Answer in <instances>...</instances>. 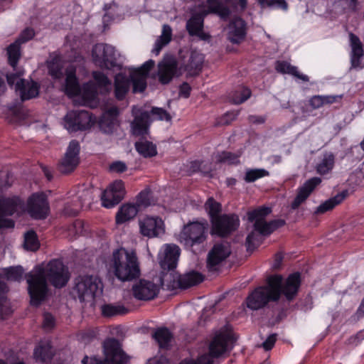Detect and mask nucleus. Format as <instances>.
Masks as SVG:
<instances>
[{
	"label": "nucleus",
	"instance_id": "nucleus-31",
	"mask_svg": "<svg viewBox=\"0 0 364 364\" xmlns=\"http://www.w3.org/2000/svg\"><path fill=\"white\" fill-rule=\"evenodd\" d=\"M351 46V65L353 68H358L360 65V58L363 55V49L361 42L358 36L350 33Z\"/></svg>",
	"mask_w": 364,
	"mask_h": 364
},
{
	"label": "nucleus",
	"instance_id": "nucleus-25",
	"mask_svg": "<svg viewBox=\"0 0 364 364\" xmlns=\"http://www.w3.org/2000/svg\"><path fill=\"white\" fill-rule=\"evenodd\" d=\"M159 80L162 84H168L174 76L177 63L173 58H167L163 60L158 65Z\"/></svg>",
	"mask_w": 364,
	"mask_h": 364
},
{
	"label": "nucleus",
	"instance_id": "nucleus-58",
	"mask_svg": "<svg viewBox=\"0 0 364 364\" xmlns=\"http://www.w3.org/2000/svg\"><path fill=\"white\" fill-rule=\"evenodd\" d=\"M55 326L54 317L49 313L43 314V327L46 330L51 329Z\"/></svg>",
	"mask_w": 364,
	"mask_h": 364
},
{
	"label": "nucleus",
	"instance_id": "nucleus-63",
	"mask_svg": "<svg viewBox=\"0 0 364 364\" xmlns=\"http://www.w3.org/2000/svg\"><path fill=\"white\" fill-rule=\"evenodd\" d=\"M119 114V109L116 106H112L108 108L105 114L104 117L115 118Z\"/></svg>",
	"mask_w": 364,
	"mask_h": 364
},
{
	"label": "nucleus",
	"instance_id": "nucleus-47",
	"mask_svg": "<svg viewBox=\"0 0 364 364\" xmlns=\"http://www.w3.org/2000/svg\"><path fill=\"white\" fill-rule=\"evenodd\" d=\"M268 175V171L263 168L248 169L245 173L244 180L247 183H252Z\"/></svg>",
	"mask_w": 364,
	"mask_h": 364
},
{
	"label": "nucleus",
	"instance_id": "nucleus-23",
	"mask_svg": "<svg viewBox=\"0 0 364 364\" xmlns=\"http://www.w3.org/2000/svg\"><path fill=\"white\" fill-rule=\"evenodd\" d=\"M321 179L318 177H314L306 181L303 186L299 188L296 196L291 204L293 210L297 209L309 198L315 188L319 185Z\"/></svg>",
	"mask_w": 364,
	"mask_h": 364
},
{
	"label": "nucleus",
	"instance_id": "nucleus-45",
	"mask_svg": "<svg viewBox=\"0 0 364 364\" xmlns=\"http://www.w3.org/2000/svg\"><path fill=\"white\" fill-rule=\"evenodd\" d=\"M171 337V333L167 328L158 329L154 333V338L161 348H166Z\"/></svg>",
	"mask_w": 364,
	"mask_h": 364
},
{
	"label": "nucleus",
	"instance_id": "nucleus-7",
	"mask_svg": "<svg viewBox=\"0 0 364 364\" xmlns=\"http://www.w3.org/2000/svg\"><path fill=\"white\" fill-rule=\"evenodd\" d=\"M103 352L104 360L95 357L85 356L82 360V364H123L129 360V357L122 349L121 343L115 338H109L104 341Z\"/></svg>",
	"mask_w": 364,
	"mask_h": 364
},
{
	"label": "nucleus",
	"instance_id": "nucleus-3",
	"mask_svg": "<svg viewBox=\"0 0 364 364\" xmlns=\"http://www.w3.org/2000/svg\"><path fill=\"white\" fill-rule=\"evenodd\" d=\"M107 269L121 282H130L139 277L141 270L135 250L124 247L115 250L108 261Z\"/></svg>",
	"mask_w": 364,
	"mask_h": 364
},
{
	"label": "nucleus",
	"instance_id": "nucleus-8",
	"mask_svg": "<svg viewBox=\"0 0 364 364\" xmlns=\"http://www.w3.org/2000/svg\"><path fill=\"white\" fill-rule=\"evenodd\" d=\"M207 220L193 221L185 225L178 235V240L186 247H193L204 242L207 239Z\"/></svg>",
	"mask_w": 364,
	"mask_h": 364
},
{
	"label": "nucleus",
	"instance_id": "nucleus-64",
	"mask_svg": "<svg viewBox=\"0 0 364 364\" xmlns=\"http://www.w3.org/2000/svg\"><path fill=\"white\" fill-rule=\"evenodd\" d=\"M146 364H168V361L164 358H153L149 359Z\"/></svg>",
	"mask_w": 364,
	"mask_h": 364
},
{
	"label": "nucleus",
	"instance_id": "nucleus-17",
	"mask_svg": "<svg viewBox=\"0 0 364 364\" xmlns=\"http://www.w3.org/2000/svg\"><path fill=\"white\" fill-rule=\"evenodd\" d=\"M80 144L73 140L70 142L64 157L60 161L58 168L60 173L67 174L73 171L79 164Z\"/></svg>",
	"mask_w": 364,
	"mask_h": 364
},
{
	"label": "nucleus",
	"instance_id": "nucleus-10",
	"mask_svg": "<svg viewBox=\"0 0 364 364\" xmlns=\"http://www.w3.org/2000/svg\"><path fill=\"white\" fill-rule=\"evenodd\" d=\"M240 225V220L235 214H224L213 218L211 221V235L226 237L235 231Z\"/></svg>",
	"mask_w": 364,
	"mask_h": 364
},
{
	"label": "nucleus",
	"instance_id": "nucleus-22",
	"mask_svg": "<svg viewBox=\"0 0 364 364\" xmlns=\"http://www.w3.org/2000/svg\"><path fill=\"white\" fill-rule=\"evenodd\" d=\"M180 256V248L176 245L166 244L159 255V264L164 271L174 269Z\"/></svg>",
	"mask_w": 364,
	"mask_h": 364
},
{
	"label": "nucleus",
	"instance_id": "nucleus-51",
	"mask_svg": "<svg viewBox=\"0 0 364 364\" xmlns=\"http://www.w3.org/2000/svg\"><path fill=\"white\" fill-rule=\"evenodd\" d=\"M23 270L20 267H11L6 271V277L9 280L20 281L23 277Z\"/></svg>",
	"mask_w": 364,
	"mask_h": 364
},
{
	"label": "nucleus",
	"instance_id": "nucleus-46",
	"mask_svg": "<svg viewBox=\"0 0 364 364\" xmlns=\"http://www.w3.org/2000/svg\"><path fill=\"white\" fill-rule=\"evenodd\" d=\"M24 247L30 251H36L39 248V242L34 231H28L25 234Z\"/></svg>",
	"mask_w": 364,
	"mask_h": 364
},
{
	"label": "nucleus",
	"instance_id": "nucleus-15",
	"mask_svg": "<svg viewBox=\"0 0 364 364\" xmlns=\"http://www.w3.org/2000/svg\"><path fill=\"white\" fill-rule=\"evenodd\" d=\"M230 245L228 242L215 244L207 257V268L209 271H215L218 266L231 254Z\"/></svg>",
	"mask_w": 364,
	"mask_h": 364
},
{
	"label": "nucleus",
	"instance_id": "nucleus-35",
	"mask_svg": "<svg viewBox=\"0 0 364 364\" xmlns=\"http://www.w3.org/2000/svg\"><path fill=\"white\" fill-rule=\"evenodd\" d=\"M181 275L178 274L173 269L163 272L160 277V285L166 287L168 289L179 288V278Z\"/></svg>",
	"mask_w": 364,
	"mask_h": 364
},
{
	"label": "nucleus",
	"instance_id": "nucleus-43",
	"mask_svg": "<svg viewBox=\"0 0 364 364\" xmlns=\"http://www.w3.org/2000/svg\"><path fill=\"white\" fill-rule=\"evenodd\" d=\"M21 45L17 42L11 43L7 48L8 60L9 65L16 69L21 58Z\"/></svg>",
	"mask_w": 364,
	"mask_h": 364
},
{
	"label": "nucleus",
	"instance_id": "nucleus-55",
	"mask_svg": "<svg viewBox=\"0 0 364 364\" xmlns=\"http://www.w3.org/2000/svg\"><path fill=\"white\" fill-rule=\"evenodd\" d=\"M93 77L99 86L106 87L110 85L111 82L108 77L101 72H93Z\"/></svg>",
	"mask_w": 364,
	"mask_h": 364
},
{
	"label": "nucleus",
	"instance_id": "nucleus-4",
	"mask_svg": "<svg viewBox=\"0 0 364 364\" xmlns=\"http://www.w3.org/2000/svg\"><path fill=\"white\" fill-rule=\"evenodd\" d=\"M271 213L269 208L261 207L247 213L249 221L254 223V230L246 238L247 250L252 251L261 242V235H268L284 225L283 220L265 221V217Z\"/></svg>",
	"mask_w": 364,
	"mask_h": 364
},
{
	"label": "nucleus",
	"instance_id": "nucleus-18",
	"mask_svg": "<svg viewBox=\"0 0 364 364\" xmlns=\"http://www.w3.org/2000/svg\"><path fill=\"white\" fill-rule=\"evenodd\" d=\"M124 195V182L122 180H117L103 192L101 197L102 205L107 208H112L123 199Z\"/></svg>",
	"mask_w": 364,
	"mask_h": 364
},
{
	"label": "nucleus",
	"instance_id": "nucleus-32",
	"mask_svg": "<svg viewBox=\"0 0 364 364\" xmlns=\"http://www.w3.org/2000/svg\"><path fill=\"white\" fill-rule=\"evenodd\" d=\"M172 36L171 27L168 24H164L161 34L156 40L152 53L156 55H159L162 48L171 41Z\"/></svg>",
	"mask_w": 364,
	"mask_h": 364
},
{
	"label": "nucleus",
	"instance_id": "nucleus-26",
	"mask_svg": "<svg viewBox=\"0 0 364 364\" xmlns=\"http://www.w3.org/2000/svg\"><path fill=\"white\" fill-rule=\"evenodd\" d=\"M23 204L18 197H0V216L11 215L23 209Z\"/></svg>",
	"mask_w": 364,
	"mask_h": 364
},
{
	"label": "nucleus",
	"instance_id": "nucleus-60",
	"mask_svg": "<svg viewBox=\"0 0 364 364\" xmlns=\"http://www.w3.org/2000/svg\"><path fill=\"white\" fill-rule=\"evenodd\" d=\"M237 112H228L223 116L221 123L223 124H228L231 122L234 121L237 118Z\"/></svg>",
	"mask_w": 364,
	"mask_h": 364
},
{
	"label": "nucleus",
	"instance_id": "nucleus-61",
	"mask_svg": "<svg viewBox=\"0 0 364 364\" xmlns=\"http://www.w3.org/2000/svg\"><path fill=\"white\" fill-rule=\"evenodd\" d=\"M276 336V334L270 335L262 343V346L265 350H268L272 348L277 340Z\"/></svg>",
	"mask_w": 364,
	"mask_h": 364
},
{
	"label": "nucleus",
	"instance_id": "nucleus-36",
	"mask_svg": "<svg viewBox=\"0 0 364 364\" xmlns=\"http://www.w3.org/2000/svg\"><path fill=\"white\" fill-rule=\"evenodd\" d=\"M204 277L200 273L195 271L189 272L186 274L181 275V277L179 278V288H189L201 283Z\"/></svg>",
	"mask_w": 364,
	"mask_h": 364
},
{
	"label": "nucleus",
	"instance_id": "nucleus-1",
	"mask_svg": "<svg viewBox=\"0 0 364 364\" xmlns=\"http://www.w3.org/2000/svg\"><path fill=\"white\" fill-rule=\"evenodd\" d=\"M69 277L68 269L60 260L50 261L46 267H36L26 276L31 304L38 306L45 300L48 291L47 279L55 287L61 288Z\"/></svg>",
	"mask_w": 364,
	"mask_h": 364
},
{
	"label": "nucleus",
	"instance_id": "nucleus-39",
	"mask_svg": "<svg viewBox=\"0 0 364 364\" xmlns=\"http://www.w3.org/2000/svg\"><path fill=\"white\" fill-rule=\"evenodd\" d=\"M275 69L279 73L294 75L304 82L309 81L307 75L301 74L296 67L291 65L286 61H277L275 65Z\"/></svg>",
	"mask_w": 364,
	"mask_h": 364
},
{
	"label": "nucleus",
	"instance_id": "nucleus-40",
	"mask_svg": "<svg viewBox=\"0 0 364 364\" xmlns=\"http://www.w3.org/2000/svg\"><path fill=\"white\" fill-rule=\"evenodd\" d=\"M135 148L138 153L145 158L153 157L157 154L156 145L149 141L140 140L136 141Z\"/></svg>",
	"mask_w": 364,
	"mask_h": 364
},
{
	"label": "nucleus",
	"instance_id": "nucleus-6",
	"mask_svg": "<svg viewBox=\"0 0 364 364\" xmlns=\"http://www.w3.org/2000/svg\"><path fill=\"white\" fill-rule=\"evenodd\" d=\"M207 10H202L193 15L186 23V29L190 36H197L202 41H209L210 36L203 31V18L208 13L218 14L221 18H225L230 14V10L220 5L217 0H206Z\"/></svg>",
	"mask_w": 364,
	"mask_h": 364
},
{
	"label": "nucleus",
	"instance_id": "nucleus-5",
	"mask_svg": "<svg viewBox=\"0 0 364 364\" xmlns=\"http://www.w3.org/2000/svg\"><path fill=\"white\" fill-rule=\"evenodd\" d=\"M235 341L233 333L225 327L217 331L209 345V353L199 356L196 360H185L179 364H213V359L221 356L232 348Z\"/></svg>",
	"mask_w": 364,
	"mask_h": 364
},
{
	"label": "nucleus",
	"instance_id": "nucleus-9",
	"mask_svg": "<svg viewBox=\"0 0 364 364\" xmlns=\"http://www.w3.org/2000/svg\"><path fill=\"white\" fill-rule=\"evenodd\" d=\"M101 282L96 276H80L75 280L73 292L80 301H91L100 288Z\"/></svg>",
	"mask_w": 364,
	"mask_h": 364
},
{
	"label": "nucleus",
	"instance_id": "nucleus-41",
	"mask_svg": "<svg viewBox=\"0 0 364 364\" xmlns=\"http://www.w3.org/2000/svg\"><path fill=\"white\" fill-rule=\"evenodd\" d=\"M334 162V155L330 152L325 153L321 161L316 165L317 173L321 175L328 173L333 168Z\"/></svg>",
	"mask_w": 364,
	"mask_h": 364
},
{
	"label": "nucleus",
	"instance_id": "nucleus-62",
	"mask_svg": "<svg viewBox=\"0 0 364 364\" xmlns=\"http://www.w3.org/2000/svg\"><path fill=\"white\" fill-rule=\"evenodd\" d=\"M191 87L188 83H183L180 87L179 95L184 98H188L190 95Z\"/></svg>",
	"mask_w": 364,
	"mask_h": 364
},
{
	"label": "nucleus",
	"instance_id": "nucleus-11",
	"mask_svg": "<svg viewBox=\"0 0 364 364\" xmlns=\"http://www.w3.org/2000/svg\"><path fill=\"white\" fill-rule=\"evenodd\" d=\"M92 124L91 114L85 110H72L64 117V127L69 132L85 130Z\"/></svg>",
	"mask_w": 364,
	"mask_h": 364
},
{
	"label": "nucleus",
	"instance_id": "nucleus-59",
	"mask_svg": "<svg viewBox=\"0 0 364 364\" xmlns=\"http://www.w3.org/2000/svg\"><path fill=\"white\" fill-rule=\"evenodd\" d=\"M343 6L344 9L355 11L358 5V0H337Z\"/></svg>",
	"mask_w": 364,
	"mask_h": 364
},
{
	"label": "nucleus",
	"instance_id": "nucleus-54",
	"mask_svg": "<svg viewBox=\"0 0 364 364\" xmlns=\"http://www.w3.org/2000/svg\"><path fill=\"white\" fill-rule=\"evenodd\" d=\"M34 35V31L32 28H27L21 33L20 36L15 41L21 45L32 39Z\"/></svg>",
	"mask_w": 364,
	"mask_h": 364
},
{
	"label": "nucleus",
	"instance_id": "nucleus-13",
	"mask_svg": "<svg viewBox=\"0 0 364 364\" xmlns=\"http://www.w3.org/2000/svg\"><path fill=\"white\" fill-rule=\"evenodd\" d=\"M114 48L112 46L98 43L96 44L92 52L94 63L102 68L109 69L114 65Z\"/></svg>",
	"mask_w": 364,
	"mask_h": 364
},
{
	"label": "nucleus",
	"instance_id": "nucleus-42",
	"mask_svg": "<svg viewBox=\"0 0 364 364\" xmlns=\"http://www.w3.org/2000/svg\"><path fill=\"white\" fill-rule=\"evenodd\" d=\"M101 310L102 315L107 317L125 314L128 311L122 304H105L102 306Z\"/></svg>",
	"mask_w": 364,
	"mask_h": 364
},
{
	"label": "nucleus",
	"instance_id": "nucleus-49",
	"mask_svg": "<svg viewBox=\"0 0 364 364\" xmlns=\"http://www.w3.org/2000/svg\"><path fill=\"white\" fill-rule=\"evenodd\" d=\"M259 4L262 7L280 8L284 11L288 9V4L285 0H259Z\"/></svg>",
	"mask_w": 364,
	"mask_h": 364
},
{
	"label": "nucleus",
	"instance_id": "nucleus-34",
	"mask_svg": "<svg viewBox=\"0 0 364 364\" xmlns=\"http://www.w3.org/2000/svg\"><path fill=\"white\" fill-rule=\"evenodd\" d=\"M343 95H314L309 99V105L312 109H318L326 105L339 102Z\"/></svg>",
	"mask_w": 364,
	"mask_h": 364
},
{
	"label": "nucleus",
	"instance_id": "nucleus-24",
	"mask_svg": "<svg viewBox=\"0 0 364 364\" xmlns=\"http://www.w3.org/2000/svg\"><path fill=\"white\" fill-rule=\"evenodd\" d=\"M39 85L33 80L20 79L16 83V90L22 101L36 97L39 94Z\"/></svg>",
	"mask_w": 364,
	"mask_h": 364
},
{
	"label": "nucleus",
	"instance_id": "nucleus-20",
	"mask_svg": "<svg viewBox=\"0 0 364 364\" xmlns=\"http://www.w3.org/2000/svg\"><path fill=\"white\" fill-rule=\"evenodd\" d=\"M134 120L131 123L132 132L135 136H144L148 134L151 122L150 114L142 111L136 106L132 109Z\"/></svg>",
	"mask_w": 364,
	"mask_h": 364
},
{
	"label": "nucleus",
	"instance_id": "nucleus-53",
	"mask_svg": "<svg viewBox=\"0 0 364 364\" xmlns=\"http://www.w3.org/2000/svg\"><path fill=\"white\" fill-rule=\"evenodd\" d=\"M97 95V91L92 83H87L83 86L82 97L87 100H92Z\"/></svg>",
	"mask_w": 364,
	"mask_h": 364
},
{
	"label": "nucleus",
	"instance_id": "nucleus-21",
	"mask_svg": "<svg viewBox=\"0 0 364 364\" xmlns=\"http://www.w3.org/2000/svg\"><path fill=\"white\" fill-rule=\"evenodd\" d=\"M154 61L149 60L140 68L134 69L130 73V77L133 84L134 92H141L146 87V77L149 72L154 67Z\"/></svg>",
	"mask_w": 364,
	"mask_h": 364
},
{
	"label": "nucleus",
	"instance_id": "nucleus-37",
	"mask_svg": "<svg viewBox=\"0 0 364 364\" xmlns=\"http://www.w3.org/2000/svg\"><path fill=\"white\" fill-rule=\"evenodd\" d=\"M53 352L50 343L48 341L40 343L33 353L36 361L46 362L52 358Z\"/></svg>",
	"mask_w": 364,
	"mask_h": 364
},
{
	"label": "nucleus",
	"instance_id": "nucleus-2",
	"mask_svg": "<svg viewBox=\"0 0 364 364\" xmlns=\"http://www.w3.org/2000/svg\"><path fill=\"white\" fill-rule=\"evenodd\" d=\"M300 282V274L297 272L290 274L285 281L281 275L270 276L267 286L257 288L248 296L247 306L252 310H257L269 301H278L281 294L290 301L297 294Z\"/></svg>",
	"mask_w": 364,
	"mask_h": 364
},
{
	"label": "nucleus",
	"instance_id": "nucleus-33",
	"mask_svg": "<svg viewBox=\"0 0 364 364\" xmlns=\"http://www.w3.org/2000/svg\"><path fill=\"white\" fill-rule=\"evenodd\" d=\"M129 90V80L122 73L116 75L114 77V96L118 100H122Z\"/></svg>",
	"mask_w": 364,
	"mask_h": 364
},
{
	"label": "nucleus",
	"instance_id": "nucleus-27",
	"mask_svg": "<svg viewBox=\"0 0 364 364\" xmlns=\"http://www.w3.org/2000/svg\"><path fill=\"white\" fill-rule=\"evenodd\" d=\"M203 54L196 50H192L185 65V70L190 75H198L203 68Z\"/></svg>",
	"mask_w": 364,
	"mask_h": 364
},
{
	"label": "nucleus",
	"instance_id": "nucleus-52",
	"mask_svg": "<svg viewBox=\"0 0 364 364\" xmlns=\"http://www.w3.org/2000/svg\"><path fill=\"white\" fill-rule=\"evenodd\" d=\"M154 119L165 120L169 122L171 120V116L165 109L159 107H154L151 111Z\"/></svg>",
	"mask_w": 364,
	"mask_h": 364
},
{
	"label": "nucleus",
	"instance_id": "nucleus-44",
	"mask_svg": "<svg viewBox=\"0 0 364 364\" xmlns=\"http://www.w3.org/2000/svg\"><path fill=\"white\" fill-rule=\"evenodd\" d=\"M205 209L210 218V222L213 218L219 217L218 214L221 212L222 207L220 203L217 202L213 198H209L205 203Z\"/></svg>",
	"mask_w": 364,
	"mask_h": 364
},
{
	"label": "nucleus",
	"instance_id": "nucleus-48",
	"mask_svg": "<svg viewBox=\"0 0 364 364\" xmlns=\"http://www.w3.org/2000/svg\"><path fill=\"white\" fill-rule=\"evenodd\" d=\"M251 95V91L246 87H240L235 90L232 96V101L234 104L239 105L245 102Z\"/></svg>",
	"mask_w": 364,
	"mask_h": 364
},
{
	"label": "nucleus",
	"instance_id": "nucleus-29",
	"mask_svg": "<svg viewBox=\"0 0 364 364\" xmlns=\"http://www.w3.org/2000/svg\"><path fill=\"white\" fill-rule=\"evenodd\" d=\"M229 28L228 38L233 43H238L245 38V23L242 18H235L230 23Z\"/></svg>",
	"mask_w": 364,
	"mask_h": 364
},
{
	"label": "nucleus",
	"instance_id": "nucleus-38",
	"mask_svg": "<svg viewBox=\"0 0 364 364\" xmlns=\"http://www.w3.org/2000/svg\"><path fill=\"white\" fill-rule=\"evenodd\" d=\"M347 192L343 191L340 193H338L334 197L326 200L323 203H321L316 210V214H323L326 212L331 210L333 209L337 205L340 204L346 197Z\"/></svg>",
	"mask_w": 364,
	"mask_h": 364
},
{
	"label": "nucleus",
	"instance_id": "nucleus-57",
	"mask_svg": "<svg viewBox=\"0 0 364 364\" xmlns=\"http://www.w3.org/2000/svg\"><path fill=\"white\" fill-rule=\"evenodd\" d=\"M127 169L125 163L120 161H114L109 165V171L113 173H121L126 171Z\"/></svg>",
	"mask_w": 364,
	"mask_h": 364
},
{
	"label": "nucleus",
	"instance_id": "nucleus-19",
	"mask_svg": "<svg viewBox=\"0 0 364 364\" xmlns=\"http://www.w3.org/2000/svg\"><path fill=\"white\" fill-rule=\"evenodd\" d=\"M27 210L30 215L35 219L45 218L49 212V205L45 194H33L28 199Z\"/></svg>",
	"mask_w": 364,
	"mask_h": 364
},
{
	"label": "nucleus",
	"instance_id": "nucleus-56",
	"mask_svg": "<svg viewBox=\"0 0 364 364\" xmlns=\"http://www.w3.org/2000/svg\"><path fill=\"white\" fill-rule=\"evenodd\" d=\"M87 198H90V193L87 191L83 192L80 196V198L81 199L80 205H77L70 213L66 210V213L70 215H76L82 207L86 203V200Z\"/></svg>",
	"mask_w": 364,
	"mask_h": 364
},
{
	"label": "nucleus",
	"instance_id": "nucleus-12",
	"mask_svg": "<svg viewBox=\"0 0 364 364\" xmlns=\"http://www.w3.org/2000/svg\"><path fill=\"white\" fill-rule=\"evenodd\" d=\"M149 205L147 194L140 193L137 196L136 205L127 203L120 207L116 215L117 224H122L133 219L136 215L139 207H146Z\"/></svg>",
	"mask_w": 364,
	"mask_h": 364
},
{
	"label": "nucleus",
	"instance_id": "nucleus-16",
	"mask_svg": "<svg viewBox=\"0 0 364 364\" xmlns=\"http://www.w3.org/2000/svg\"><path fill=\"white\" fill-rule=\"evenodd\" d=\"M132 291L134 297L137 300H151L159 294V285L153 281L141 279L133 284Z\"/></svg>",
	"mask_w": 364,
	"mask_h": 364
},
{
	"label": "nucleus",
	"instance_id": "nucleus-14",
	"mask_svg": "<svg viewBox=\"0 0 364 364\" xmlns=\"http://www.w3.org/2000/svg\"><path fill=\"white\" fill-rule=\"evenodd\" d=\"M139 232L144 237L154 238L165 232L164 221L159 217L145 216L138 221Z\"/></svg>",
	"mask_w": 364,
	"mask_h": 364
},
{
	"label": "nucleus",
	"instance_id": "nucleus-30",
	"mask_svg": "<svg viewBox=\"0 0 364 364\" xmlns=\"http://www.w3.org/2000/svg\"><path fill=\"white\" fill-rule=\"evenodd\" d=\"M49 75L54 79H61L63 77V60L59 55L51 53L46 61Z\"/></svg>",
	"mask_w": 364,
	"mask_h": 364
},
{
	"label": "nucleus",
	"instance_id": "nucleus-28",
	"mask_svg": "<svg viewBox=\"0 0 364 364\" xmlns=\"http://www.w3.org/2000/svg\"><path fill=\"white\" fill-rule=\"evenodd\" d=\"M76 69L75 66L70 65L65 70V90L68 95L75 96L80 92V85L75 76Z\"/></svg>",
	"mask_w": 364,
	"mask_h": 364
},
{
	"label": "nucleus",
	"instance_id": "nucleus-50",
	"mask_svg": "<svg viewBox=\"0 0 364 364\" xmlns=\"http://www.w3.org/2000/svg\"><path fill=\"white\" fill-rule=\"evenodd\" d=\"M239 154H232L229 151H223L218 155V160L223 163L237 164L239 162Z\"/></svg>",
	"mask_w": 364,
	"mask_h": 364
}]
</instances>
